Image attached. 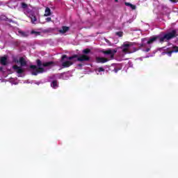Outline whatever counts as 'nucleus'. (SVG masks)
Returning a JSON list of instances; mask_svg holds the SVG:
<instances>
[{"mask_svg": "<svg viewBox=\"0 0 178 178\" xmlns=\"http://www.w3.org/2000/svg\"><path fill=\"white\" fill-rule=\"evenodd\" d=\"M36 63H37V65H31L29 66V69L31 70V74L33 76H38L41 73H44V72H45V69H44L43 67H41V66H43L44 67H49V66H52V65H54V61H49V62L42 63L41 60L38 59L36 60Z\"/></svg>", "mask_w": 178, "mask_h": 178, "instance_id": "1", "label": "nucleus"}, {"mask_svg": "<svg viewBox=\"0 0 178 178\" xmlns=\"http://www.w3.org/2000/svg\"><path fill=\"white\" fill-rule=\"evenodd\" d=\"M177 35V31L172 30L171 32L165 33L163 37H161V35H156L150 38L149 40L147 42V44L148 45H151V44H154L156 40H159V42L161 44L165 42V41H170V40H172L173 38H175Z\"/></svg>", "mask_w": 178, "mask_h": 178, "instance_id": "2", "label": "nucleus"}, {"mask_svg": "<svg viewBox=\"0 0 178 178\" xmlns=\"http://www.w3.org/2000/svg\"><path fill=\"white\" fill-rule=\"evenodd\" d=\"M133 45H136L135 42H128V43H124L122 46H121V49H122V52L123 54H131L133 53V50L132 51H129V49L130 48V47H133Z\"/></svg>", "mask_w": 178, "mask_h": 178, "instance_id": "3", "label": "nucleus"}, {"mask_svg": "<svg viewBox=\"0 0 178 178\" xmlns=\"http://www.w3.org/2000/svg\"><path fill=\"white\" fill-rule=\"evenodd\" d=\"M116 52H118V50L111 49L101 51V53L104 54V55H110L111 59H113V58H115V54H116Z\"/></svg>", "mask_w": 178, "mask_h": 178, "instance_id": "4", "label": "nucleus"}, {"mask_svg": "<svg viewBox=\"0 0 178 178\" xmlns=\"http://www.w3.org/2000/svg\"><path fill=\"white\" fill-rule=\"evenodd\" d=\"M90 59H91V58H90V56L86 55V54H82L81 56H78V58H76V60L78 62H88L90 61Z\"/></svg>", "mask_w": 178, "mask_h": 178, "instance_id": "5", "label": "nucleus"}, {"mask_svg": "<svg viewBox=\"0 0 178 178\" xmlns=\"http://www.w3.org/2000/svg\"><path fill=\"white\" fill-rule=\"evenodd\" d=\"M79 58V55L74 54L72 56L67 57L66 54H64L61 57V61L65 60V59H67L68 60H73V59H77Z\"/></svg>", "mask_w": 178, "mask_h": 178, "instance_id": "6", "label": "nucleus"}, {"mask_svg": "<svg viewBox=\"0 0 178 178\" xmlns=\"http://www.w3.org/2000/svg\"><path fill=\"white\" fill-rule=\"evenodd\" d=\"M13 69L17 72L18 74H22V73H24V70L22 68V67H19L17 65H15L13 66Z\"/></svg>", "mask_w": 178, "mask_h": 178, "instance_id": "7", "label": "nucleus"}, {"mask_svg": "<svg viewBox=\"0 0 178 178\" xmlns=\"http://www.w3.org/2000/svg\"><path fill=\"white\" fill-rule=\"evenodd\" d=\"M96 62L97 63H106V62H109V59L104 57H97Z\"/></svg>", "mask_w": 178, "mask_h": 178, "instance_id": "8", "label": "nucleus"}, {"mask_svg": "<svg viewBox=\"0 0 178 178\" xmlns=\"http://www.w3.org/2000/svg\"><path fill=\"white\" fill-rule=\"evenodd\" d=\"M0 63L2 66H6L8 65V57L3 56L0 58Z\"/></svg>", "mask_w": 178, "mask_h": 178, "instance_id": "9", "label": "nucleus"}, {"mask_svg": "<svg viewBox=\"0 0 178 178\" xmlns=\"http://www.w3.org/2000/svg\"><path fill=\"white\" fill-rule=\"evenodd\" d=\"M69 30H70V28L69 26H63L58 31L60 34H65V33H67Z\"/></svg>", "mask_w": 178, "mask_h": 178, "instance_id": "10", "label": "nucleus"}, {"mask_svg": "<svg viewBox=\"0 0 178 178\" xmlns=\"http://www.w3.org/2000/svg\"><path fill=\"white\" fill-rule=\"evenodd\" d=\"M18 33L21 37L27 38L30 35V33L29 31H18Z\"/></svg>", "mask_w": 178, "mask_h": 178, "instance_id": "11", "label": "nucleus"}, {"mask_svg": "<svg viewBox=\"0 0 178 178\" xmlns=\"http://www.w3.org/2000/svg\"><path fill=\"white\" fill-rule=\"evenodd\" d=\"M29 17H30L31 23L35 24V22H37V17H35V15H34V13L30 14Z\"/></svg>", "mask_w": 178, "mask_h": 178, "instance_id": "12", "label": "nucleus"}, {"mask_svg": "<svg viewBox=\"0 0 178 178\" xmlns=\"http://www.w3.org/2000/svg\"><path fill=\"white\" fill-rule=\"evenodd\" d=\"M72 65H73V62L70 61V60H67L65 61L62 63V66L63 67H70V66H72Z\"/></svg>", "mask_w": 178, "mask_h": 178, "instance_id": "13", "label": "nucleus"}, {"mask_svg": "<svg viewBox=\"0 0 178 178\" xmlns=\"http://www.w3.org/2000/svg\"><path fill=\"white\" fill-rule=\"evenodd\" d=\"M0 20L4 21V22H8L9 23H12L13 22L11 19L8 18L6 15H1Z\"/></svg>", "mask_w": 178, "mask_h": 178, "instance_id": "14", "label": "nucleus"}, {"mask_svg": "<svg viewBox=\"0 0 178 178\" xmlns=\"http://www.w3.org/2000/svg\"><path fill=\"white\" fill-rule=\"evenodd\" d=\"M19 62L21 66H22V67L27 66V61H26V60H24V58L20 57Z\"/></svg>", "mask_w": 178, "mask_h": 178, "instance_id": "15", "label": "nucleus"}, {"mask_svg": "<svg viewBox=\"0 0 178 178\" xmlns=\"http://www.w3.org/2000/svg\"><path fill=\"white\" fill-rule=\"evenodd\" d=\"M141 48H147V45L145 44V43L140 44L139 48L138 49L136 47H133V52H137V51H138Z\"/></svg>", "mask_w": 178, "mask_h": 178, "instance_id": "16", "label": "nucleus"}, {"mask_svg": "<svg viewBox=\"0 0 178 178\" xmlns=\"http://www.w3.org/2000/svg\"><path fill=\"white\" fill-rule=\"evenodd\" d=\"M51 87H52V88H54V90H56V88H58L59 87V85L58 84V81L54 80L51 83Z\"/></svg>", "mask_w": 178, "mask_h": 178, "instance_id": "17", "label": "nucleus"}, {"mask_svg": "<svg viewBox=\"0 0 178 178\" xmlns=\"http://www.w3.org/2000/svg\"><path fill=\"white\" fill-rule=\"evenodd\" d=\"M44 16H51V8H49V7L46 8Z\"/></svg>", "mask_w": 178, "mask_h": 178, "instance_id": "18", "label": "nucleus"}, {"mask_svg": "<svg viewBox=\"0 0 178 178\" xmlns=\"http://www.w3.org/2000/svg\"><path fill=\"white\" fill-rule=\"evenodd\" d=\"M172 54H173V50L162 53L163 55H168V56H172Z\"/></svg>", "mask_w": 178, "mask_h": 178, "instance_id": "19", "label": "nucleus"}, {"mask_svg": "<svg viewBox=\"0 0 178 178\" xmlns=\"http://www.w3.org/2000/svg\"><path fill=\"white\" fill-rule=\"evenodd\" d=\"M82 52H83V54L84 55H88V54H90L91 52V49H85L83 50Z\"/></svg>", "mask_w": 178, "mask_h": 178, "instance_id": "20", "label": "nucleus"}, {"mask_svg": "<svg viewBox=\"0 0 178 178\" xmlns=\"http://www.w3.org/2000/svg\"><path fill=\"white\" fill-rule=\"evenodd\" d=\"M172 52L173 53H177L178 52V47L177 46H173L172 47Z\"/></svg>", "mask_w": 178, "mask_h": 178, "instance_id": "21", "label": "nucleus"}, {"mask_svg": "<svg viewBox=\"0 0 178 178\" xmlns=\"http://www.w3.org/2000/svg\"><path fill=\"white\" fill-rule=\"evenodd\" d=\"M115 35H117L118 37H123V33L122 31L116 32Z\"/></svg>", "mask_w": 178, "mask_h": 178, "instance_id": "22", "label": "nucleus"}, {"mask_svg": "<svg viewBox=\"0 0 178 178\" xmlns=\"http://www.w3.org/2000/svg\"><path fill=\"white\" fill-rule=\"evenodd\" d=\"M31 34H36V35H40V34H41V33H40L38 31H31Z\"/></svg>", "mask_w": 178, "mask_h": 178, "instance_id": "23", "label": "nucleus"}, {"mask_svg": "<svg viewBox=\"0 0 178 178\" xmlns=\"http://www.w3.org/2000/svg\"><path fill=\"white\" fill-rule=\"evenodd\" d=\"M27 3H22V9H27Z\"/></svg>", "mask_w": 178, "mask_h": 178, "instance_id": "24", "label": "nucleus"}, {"mask_svg": "<svg viewBox=\"0 0 178 178\" xmlns=\"http://www.w3.org/2000/svg\"><path fill=\"white\" fill-rule=\"evenodd\" d=\"M98 72L99 73H101V72H105V69H104L102 67H100L98 68Z\"/></svg>", "mask_w": 178, "mask_h": 178, "instance_id": "25", "label": "nucleus"}, {"mask_svg": "<svg viewBox=\"0 0 178 178\" xmlns=\"http://www.w3.org/2000/svg\"><path fill=\"white\" fill-rule=\"evenodd\" d=\"M144 51L145 52H149V51H151V46L146 47L145 50Z\"/></svg>", "mask_w": 178, "mask_h": 178, "instance_id": "26", "label": "nucleus"}, {"mask_svg": "<svg viewBox=\"0 0 178 178\" xmlns=\"http://www.w3.org/2000/svg\"><path fill=\"white\" fill-rule=\"evenodd\" d=\"M119 70H120V68L117 67L114 68L113 72L115 73H118V72H119Z\"/></svg>", "mask_w": 178, "mask_h": 178, "instance_id": "27", "label": "nucleus"}, {"mask_svg": "<svg viewBox=\"0 0 178 178\" xmlns=\"http://www.w3.org/2000/svg\"><path fill=\"white\" fill-rule=\"evenodd\" d=\"M130 8L133 10H136V6L135 5H133V4H131V6H130Z\"/></svg>", "mask_w": 178, "mask_h": 178, "instance_id": "28", "label": "nucleus"}, {"mask_svg": "<svg viewBox=\"0 0 178 178\" xmlns=\"http://www.w3.org/2000/svg\"><path fill=\"white\" fill-rule=\"evenodd\" d=\"M51 21H52V19L51 17L46 18V22H51Z\"/></svg>", "mask_w": 178, "mask_h": 178, "instance_id": "29", "label": "nucleus"}, {"mask_svg": "<svg viewBox=\"0 0 178 178\" xmlns=\"http://www.w3.org/2000/svg\"><path fill=\"white\" fill-rule=\"evenodd\" d=\"M125 6H131V3H127V2H125Z\"/></svg>", "mask_w": 178, "mask_h": 178, "instance_id": "30", "label": "nucleus"}, {"mask_svg": "<svg viewBox=\"0 0 178 178\" xmlns=\"http://www.w3.org/2000/svg\"><path fill=\"white\" fill-rule=\"evenodd\" d=\"M170 2H172L173 3H176L177 2V0H170Z\"/></svg>", "mask_w": 178, "mask_h": 178, "instance_id": "31", "label": "nucleus"}, {"mask_svg": "<svg viewBox=\"0 0 178 178\" xmlns=\"http://www.w3.org/2000/svg\"><path fill=\"white\" fill-rule=\"evenodd\" d=\"M2 70H3V67H0V72H2Z\"/></svg>", "mask_w": 178, "mask_h": 178, "instance_id": "32", "label": "nucleus"}, {"mask_svg": "<svg viewBox=\"0 0 178 178\" xmlns=\"http://www.w3.org/2000/svg\"><path fill=\"white\" fill-rule=\"evenodd\" d=\"M78 66H79L80 67H81V66H83V65L79 64Z\"/></svg>", "mask_w": 178, "mask_h": 178, "instance_id": "33", "label": "nucleus"}, {"mask_svg": "<svg viewBox=\"0 0 178 178\" xmlns=\"http://www.w3.org/2000/svg\"><path fill=\"white\" fill-rule=\"evenodd\" d=\"M145 39H142V42H144V41H145Z\"/></svg>", "mask_w": 178, "mask_h": 178, "instance_id": "34", "label": "nucleus"}, {"mask_svg": "<svg viewBox=\"0 0 178 178\" xmlns=\"http://www.w3.org/2000/svg\"><path fill=\"white\" fill-rule=\"evenodd\" d=\"M115 2H119V0H115Z\"/></svg>", "mask_w": 178, "mask_h": 178, "instance_id": "35", "label": "nucleus"}]
</instances>
